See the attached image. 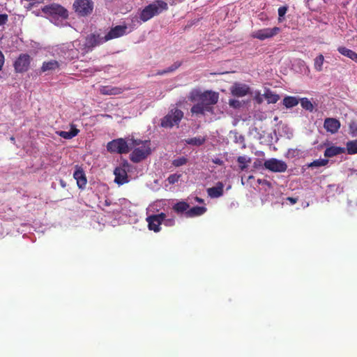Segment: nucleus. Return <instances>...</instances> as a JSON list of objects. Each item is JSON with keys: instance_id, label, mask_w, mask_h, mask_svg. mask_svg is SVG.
Masks as SVG:
<instances>
[{"instance_id": "f257e3e1", "label": "nucleus", "mask_w": 357, "mask_h": 357, "mask_svg": "<svg viewBox=\"0 0 357 357\" xmlns=\"http://www.w3.org/2000/svg\"><path fill=\"white\" fill-rule=\"evenodd\" d=\"M188 99L191 102H197L190 112L192 114L204 115L205 112H213V106L215 105L219 99V93L212 91L202 92L199 89H193L190 91Z\"/></svg>"}, {"instance_id": "f03ea898", "label": "nucleus", "mask_w": 357, "mask_h": 357, "mask_svg": "<svg viewBox=\"0 0 357 357\" xmlns=\"http://www.w3.org/2000/svg\"><path fill=\"white\" fill-rule=\"evenodd\" d=\"M130 149H134L130 155V159L133 162H139L146 158L151 153V141L141 140L131 138L130 139Z\"/></svg>"}, {"instance_id": "7ed1b4c3", "label": "nucleus", "mask_w": 357, "mask_h": 357, "mask_svg": "<svg viewBox=\"0 0 357 357\" xmlns=\"http://www.w3.org/2000/svg\"><path fill=\"white\" fill-rule=\"evenodd\" d=\"M168 9V5L166 2L157 0L152 3L145 6L139 14V19L142 22H146L154 16L158 15L164 10Z\"/></svg>"}, {"instance_id": "20e7f679", "label": "nucleus", "mask_w": 357, "mask_h": 357, "mask_svg": "<svg viewBox=\"0 0 357 357\" xmlns=\"http://www.w3.org/2000/svg\"><path fill=\"white\" fill-rule=\"evenodd\" d=\"M183 117V112L177 108L172 109L168 114L161 119V126L163 128H172L178 126Z\"/></svg>"}, {"instance_id": "39448f33", "label": "nucleus", "mask_w": 357, "mask_h": 357, "mask_svg": "<svg viewBox=\"0 0 357 357\" xmlns=\"http://www.w3.org/2000/svg\"><path fill=\"white\" fill-rule=\"evenodd\" d=\"M94 3L92 0H75L73 8L79 17H87L93 10Z\"/></svg>"}, {"instance_id": "423d86ee", "label": "nucleus", "mask_w": 357, "mask_h": 357, "mask_svg": "<svg viewBox=\"0 0 357 357\" xmlns=\"http://www.w3.org/2000/svg\"><path fill=\"white\" fill-rule=\"evenodd\" d=\"M107 149L110 153H127L130 149V142H127L123 138L114 139L108 142Z\"/></svg>"}, {"instance_id": "0eeeda50", "label": "nucleus", "mask_w": 357, "mask_h": 357, "mask_svg": "<svg viewBox=\"0 0 357 357\" xmlns=\"http://www.w3.org/2000/svg\"><path fill=\"white\" fill-rule=\"evenodd\" d=\"M106 42L107 40H105V36H102L100 33L98 32H93L87 35L85 38L84 44V49L86 52H89L96 46H99Z\"/></svg>"}, {"instance_id": "6e6552de", "label": "nucleus", "mask_w": 357, "mask_h": 357, "mask_svg": "<svg viewBox=\"0 0 357 357\" xmlns=\"http://www.w3.org/2000/svg\"><path fill=\"white\" fill-rule=\"evenodd\" d=\"M42 10L44 13L50 15L58 16L63 19H67L68 17V10L59 4L52 3L45 6L43 8Z\"/></svg>"}, {"instance_id": "1a4fd4ad", "label": "nucleus", "mask_w": 357, "mask_h": 357, "mask_svg": "<svg viewBox=\"0 0 357 357\" xmlns=\"http://www.w3.org/2000/svg\"><path fill=\"white\" fill-rule=\"evenodd\" d=\"M264 166L273 172H284L287 169V165L284 161L275 158L266 160Z\"/></svg>"}, {"instance_id": "9d476101", "label": "nucleus", "mask_w": 357, "mask_h": 357, "mask_svg": "<svg viewBox=\"0 0 357 357\" xmlns=\"http://www.w3.org/2000/svg\"><path fill=\"white\" fill-rule=\"evenodd\" d=\"M31 56L27 54H21L14 63V68L17 73L26 72L30 66Z\"/></svg>"}, {"instance_id": "9b49d317", "label": "nucleus", "mask_w": 357, "mask_h": 357, "mask_svg": "<svg viewBox=\"0 0 357 357\" xmlns=\"http://www.w3.org/2000/svg\"><path fill=\"white\" fill-rule=\"evenodd\" d=\"M165 218L166 215L164 213L148 216L146 221L149 224V229L155 232H158L160 230V226L165 220Z\"/></svg>"}, {"instance_id": "f8f14e48", "label": "nucleus", "mask_w": 357, "mask_h": 357, "mask_svg": "<svg viewBox=\"0 0 357 357\" xmlns=\"http://www.w3.org/2000/svg\"><path fill=\"white\" fill-rule=\"evenodd\" d=\"M279 31L280 28L277 26L273 28H266L253 32L252 36L254 38L264 40L265 39L270 38L276 36Z\"/></svg>"}, {"instance_id": "ddd939ff", "label": "nucleus", "mask_w": 357, "mask_h": 357, "mask_svg": "<svg viewBox=\"0 0 357 357\" xmlns=\"http://www.w3.org/2000/svg\"><path fill=\"white\" fill-rule=\"evenodd\" d=\"M233 96L242 98L250 93V87L243 83L234 82L229 89Z\"/></svg>"}, {"instance_id": "4468645a", "label": "nucleus", "mask_w": 357, "mask_h": 357, "mask_svg": "<svg viewBox=\"0 0 357 357\" xmlns=\"http://www.w3.org/2000/svg\"><path fill=\"white\" fill-rule=\"evenodd\" d=\"M128 33L127 25H116L114 27L111 28L109 32L105 36V40H107V42L110 40L123 36Z\"/></svg>"}, {"instance_id": "2eb2a0df", "label": "nucleus", "mask_w": 357, "mask_h": 357, "mask_svg": "<svg viewBox=\"0 0 357 357\" xmlns=\"http://www.w3.org/2000/svg\"><path fill=\"white\" fill-rule=\"evenodd\" d=\"M124 167H128V164L126 162L123 164V167H117L114 171V181L119 185H123L128 182L127 170Z\"/></svg>"}, {"instance_id": "dca6fc26", "label": "nucleus", "mask_w": 357, "mask_h": 357, "mask_svg": "<svg viewBox=\"0 0 357 357\" xmlns=\"http://www.w3.org/2000/svg\"><path fill=\"white\" fill-rule=\"evenodd\" d=\"M73 177L77 181V185L79 188H85L87 180L84 172L82 167L76 166V169L73 174Z\"/></svg>"}, {"instance_id": "f3484780", "label": "nucleus", "mask_w": 357, "mask_h": 357, "mask_svg": "<svg viewBox=\"0 0 357 357\" xmlns=\"http://www.w3.org/2000/svg\"><path fill=\"white\" fill-rule=\"evenodd\" d=\"M324 128L327 132L335 134L340 128V122L334 118H326L324 120Z\"/></svg>"}, {"instance_id": "a211bd4d", "label": "nucleus", "mask_w": 357, "mask_h": 357, "mask_svg": "<svg viewBox=\"0 0 357 357\" xmlns=\"http://www.w3.org/2000/svg\"><path fill=\"white\" fill-rule=\"evenodd\" d=\"M224 184L222 182H218L216 185L207 189L208 195L211 198H218L223 195Z\"/></svg>"}, {"instance_id": "6ab92c4d", "label": "nucleus", "mask_w": 357, "mask_h": 357, "mask_svg": "<svg viewBox=\"0 0 357 357\" xmlns=\"http://www.w3.org/2000/svg\"><path fill=\"white\" fill-rule=\"evenodd\" d=\"M123 89L121 87L112 86H102L100 88V93L102 95L115 96L122 93Z\"/></svg>"}, {"instance_id": "aec40b11", "label": "nucleus", "mask_w": 357, "mask_h": 357, "mask_svg": "<svg viewBox=\"0 0 357 357\" xmlns=\"http://www.w3.org/2000/svg\"><path fill=\"white\" fill-rule=\"evenodd\" d=\"M344 152L345 149L343 147L331 146L326 149L324 151V156L326 158H332L341 153H344Z\"/></svg>"}, {"instance_id": "412c9836", "label": "nucleus", "mask_w": 357, "mask_h": 357, "mask_svg": "<svg viewBox=\"0 0 357 357\" xmlns=\"http://www.w3.org/2000/svg\"><path fill=\"white\" fill-rule=\"evenodd\" d=\"M206 211V208L204 206H194L190 208L185 213V216L188 218H192L203 215Z\"/></svg>"}, {"instance_id": "4be33fe9", "label": "nucleus", "mask_w": 357, "mask_h": 357, "mask_svg": "<svg viewBox=\"0 0 357 357\" xmlns=\"http://www.w3.org/2000/svg\"><path fill=\"white\" fill-rule=\"evenodd\" d=\"M60 66L59 62L56 60H51L43 62L40 68L41 72L44 73L49 70H54Z\"/></svg>"}, {"instance_id": "5701e85b", "label": "nucleus", "mask_w": 357, "mask_h": 357, "mask_svg": "<svg viewBox=\"0 0 357 357\" xmlns=\"http://www.w3.org/2000/svg\"><path fill=\"white\" fill-rule=\"evenodd\" d=\"M263 96L267 100L268 103H276L280 100V96L273 93L271 89H266Z\"/></svg>"}, {"instance_id": "b1692460", "label": "nucleus", "mask_w": 357, "mask_h": 357, "mask_svg": "<svg viewBox=\"0 0 357 357\" xmlns=\"http://www.w3.org/2000/svg\"><path fill=\"white\" fill-rule=\"evenodd\" d=\"M79 130L75 126H72L69 131H60L58 132L59 135L64 139H70L77 136Z\"/></svg>"}, {"instance_id": "393cba45", "label": "nucleus", "mask_w": 357, "mask_h": 357, "mask_svg": "<svg viewBox=\"0 0 357 357\" xmlns=\"http://www.w3.org/2000/svg\"><path fill=\"white\" fill-rule=\"evenodd\" d=\"M337 50L341 54L347 56L348 58L357 62V53H356L355 52L352 51L351 50L347 49L345 47H339L337 48Z\"/></svg>"}, {"instance_id": "a878e982", "label": "nucleus", "mask_w": 357, "mask_h": 357, "mask_svg": "<svg viewBox=\"0 0 357 357\" xmlns=\"http://www.w3.org/2000/svg\"><path fill=\"white\" fill-rule=\"evenodd\" d=\"M206 140V137L204 136H198L195 137L189 138L187 139H185V142L186 144L193 146H199L204 144V142Z\"/></svg>"}, {"instance_id": "bb28decb", "label": "nucleus", "mask_w": 357, "mask_h": 357, "mask_svg": "<svg viewBox=\"0 0 357 357\" xmlns=\"http://www.w3.org/2000/svg\"><path fill=\"white\" fill-rule=\"evenodd\" d=\"M299 101L297 98L294 96H286L283 99V105L287 108H291L296 106Z\"/></svg>"}, {"instance_id": "cd10ccee", "label": "nucleus", "mask_w": 357, "mask_h": 357, "mask_svg": "<svg viewBox=\"0 0 357 357\" xmlns=\"http://www.w3.org/2000/svg\"><path fill=\"white\" fill-rule=\"evenodd\" d=\"M190 206L185 202H179L175 204L173 206V209L178 213H181L188 211Z\"/></svg>"}, {"instance_id": "c85d7f7f", "label": "nucleus", "mask_w": 357, "mask_h": 357, "mask_svg": "<svg viewBox=\"0 0 357 357\" xmlns=\"http://www.w3.org/2000/svg\"><path fill=\"white\" fill-rule=\"evenodd\" d=\"M346 150L348 154L354 155L357 153V139L349 141L346 144Z\"/></svg>"}, {"instance_id": "c756f323", "label": "nucleus", "mask_w": 357, "mask_h": 357, "mask_svg": "<svg viewBox=\"0 0 357 357\" xmlns=\"http://www.w3.org/2000/svg\"><path fill=\"white\" fill-rule=\"evenodd\" d=\"M237 162L239 164V168L243 171L248 167V163L251 162V158L245 155L238 156L237 158Z\"/></svg>"}, {"instance_id": "7c9ffc66", "label": "nucleus", "mask_w": 357, "mask_h": 357, "mask_svg": "<svg viewBox=\"0 0 357 357\" xmlns=\"http://www.w3.org/2000/svg\"><path fill=\"white\" fill-rule=\"evenodd\" d=\"M181 64H182L181 61H176L168 68L163 70H159L157 73V75H162L166 73H172V72L176 70V69H178L181 66Z\"/></svg>"}, {"instance_id": "2f4dec72", "label": "nucleus", "mask_w": 357, "mask_h": 357, "mask_svg": "<svg viewBox=\"0 0 357 357\" xmlns=\"http://www.w3.org/2000/svg\"><path fill=\"white\" fill-rule=\"evenodd\" d=\"M324 61V57L322 54H319L318 56H317L314 59V69L320 72L323 69V63Z\"/></svg>"}, {"instance_id": "473e14b6", "label": "nucleus", "mask_w": 357, "mask_h": 357, "mask_svg": "<svg viewBox=\"0 0 357 357\" xmlns=\"http://www.w3.org/2000/svg\"><path fill=\"white\" fill-rule=\"evenodd\" d=\"M328 163V159H318L307 164L308 167H319L326 166Z\"/></svg>"}, {"instance_id": "72a5a7b5", "label": "nucleus", "mask_w": 357, "mask_h": 357, "mask_svg": "<svg viewBox=\"0 0 357 357\" xmlns=\"http://www.w3.org/2000/svg\"><path fill=\"white\" fill-rule=\"evenodd\" d=\"M302 107L306 110L312 112L314 109L313 105L307 98H302L300 100Z\"/></svg>"}, {"instance_id": "f704fd0d", "label": "nucleus", "mask_w": 357, "mask_h": 357, "mask_svg": "<svg viewBox=\"0 0 357 357\" xmlns=\"http://www.w3.org/2000/svg\"><path fill=\"white\" fill-rule=\"evenodd\" d=\"M349 133L353 137H357V123L355 121H351L349 123Z\"/></svg>"}, {"instance_id": "c9c22d12", "label": "nucleus", "mask_w": 357, "mask_h": 357, "mask_svg": "<svg viewBox=\"0 0 357 357\" xmlns=\"http://www.w3.org/2000/svg\"><path fill=\"white\" fill-rule=\"evenodd\" d=\"M187 162H188V159L185 157L183 156V157H180L176 159H174L172 161V165L174 167H181V166L185 165Z\"/></svg>"}, {"instance_id": "e433bc0d", "label": "nucleus", "mask_w": 357, "mask_h": 357, "mask_svg": "<svg viewBox=\"0 0 357 357\" xmlns=\"http://www.w3.org/2000/svg\"><path fill=\"white\" fill-rule=\"evenodd\" d=\"M181 177V174H173L169 176L167 181L170 184H174L178 182Z\"/></svg>"}, {"instance_id": "4c0bfd02", "label": "nucleus", "mask_w": 357, "mask_h": 357, "mask_svg": "<svg viewBox=\"0 0 357 357\" xmlns=\"http://www.w3.org/2000/svg\"><path fill=\"white\" fill-rule=\"evenodd\" d=\"M229 105L230 107L234 108H239L241 107V102L236 99H230L229 100Z\"/></svg>"}, {"instance_id": "58836bf2", "label": "nucleus", "mask_w": 357, "mask_h": 357, "mask_svg": "<svg viewBox=\"0 0 357 357\" xmlns=\"http://www.w3.org/2000/svg\"><path fill=\"white\" fill-rule=\"evenodd\" d=\"M8 20V16L7 14H0V26L6 24Z\"/></svg>"}, {"instance_id": "ea45409f", "label": "nucleus", "mask_w": 357, "mask_h": 357, "mask_svg": "<svg viewBox=\"0 0 357 357\" xmlns=\"http://www.w3.org/2000/svg\"><path fill=\"white\" fill-rule=\"evenodd\" d=\"M257 183L259 184H261V185H267L268 187H271V183L270 181H267V180H265V179H260L259 178L257 180Z\"/></svg>"}, {"instance_id": "a19ab883", "label": "nucleus", "mask_w": 357, "mask_h": 357, "mask_svg": "<svg viewBox=\"0 0 357 357\" xmlns=\"http://www.w3.org/2000/svg\"><path fill=\"white\" fill-rule=\"evenodd\" d=\"M254 100H255L257 102H258V103H261V102H263V98H262V96H261V94H260V93H259V92H258V93L255 95V98H254Z\"/></svg>"}, {"instance_id": "79ce46f5", "label": "nucleus", "mask_w": 357, "mask_h": 357, "mask_svg": "<svg viewBox=\"0 0 357 357\" xmlns=\"http://www.w3.org/2000/svg\"><path fill=\"white\" fill-rule=\"evenodd\" d=\"M287 12V8L286 7H280L278 8V15L280 17H282L285 15Z\"/></svg>"}, {"instance_id": "37998d69", "label": "nucleus", "mask_w": 357, "mask_h": 357, "mask_svg": "<svg viewBox=\"0 0 357 357\" xmlns=\"http://www.w3.org/2000/svg\"><path fill=\"white\" fill-rule=\"evenodd\" d=\"M5 61L4 55L2 52L0 50V71L2 70Z\"/></svg>"}, {"instance_id": "c03bdc74", "label": "nucleus", "mask_w": 357, "mask_h": 357, "mask_svg": "<svg viewBox=\"0 0 357 357\" xmlns=\"http://www.w3.org/2000/svg\"><path fill=\"white\" fill-rule=\"evenodd\" d=\"M212 162L215 164V165H222L224 164L222 160H221L220 158H214L212 160Z\"/></svg>"}, {"instance_id": "a18cd8bd", "label": "nucleus", "mask_w": 357, "mask_h": 357, "mask_svg": "<svg viewBox=\"0 0 357 357\" xmlns=\"http://www.w3.org/2000/svg\"><path fill=\"white\" fill-rule=\"evenodd\" d=\"M287 199L291 204H294L296 203H297L298 202V198H296V197H289L287 198Z\"/></svg>"}, {"instance_id": "49530a36", "label": "nucleus", "mask_w": 357, "mask_h": 357, "mask_svg": "<svg viewBox=\"0 0 357 357\" xmlns=\"http://www.w3.org/2000/svg\"><path fill=\"white\" fill-rule=\"evenodd\" d=\"M165 225H171L174 223V220H165Z\"/></svg>"}, {"instance_id": "de8ad7c7", "label": "nucleus", "mask_w": 357, "mask_h": 357, "mask_svg": "<svg viewBox=\"0 0 357 357\" xmlns=\"http://www.w3.org/2000/svg\"><path fill=\"white\" fill-rule=\"evenodd\" d=\"M195 200H196L197 202H199V203H203V202H204V199H202V198H199V197H195Z\"/></svg>"}, {"instance_id": "09e8293b", "label": "nucleus", "mask_w": 357, "mask_h": 357, "mask_svg": "<svg viewBox=\"0 0 357 357\" xmlns=\"http://www.w3.org/2000/svg\"><path fill=\"white\" fill-rule=\"evenodd\" d=\"M10 141H11L13 144L15 142V137H11L10 138Z\"/></svg>"}, {"instance_id": "8fccbe9b", "label": "nucleus", "mask_w": 357, "mask_h": 357, "mask_svg": "<svg viewBox=\"0 0 357 357\" xmlns=\"http://www.w3.org/2000/svg\"><path fill=\"white\" fill-rule=\"evenodd\" d=\"M253 178H254V176L252 175L248 176V179H253Z\"/></svg>"}, {"instance_id": "3c124183", "label": "nucleus", "mask_w": 357, "mask_h": 357, "mask_svg": "<svg viewBox=\"0 0 357 357\" xmlns=\"http://www.w3.org/2000/svg\"><path fill=\"white\" fill-rule=\"evenodd\" d=\"M310 0H307V1H306V3H307V5H309V4H310Z\"/></svg>"}, {"instance_id": "603ef678", "label": "nucleus", "mask_w": 357, "mask_h": 357, "mask_svg": "<svg viewBox=\"0 0 357 357\" xmlns=\"http://www.w3.org/2000/svg\"><path fill=\"white\" fill-rule=\"evenodd\" d=\"M61 185L65 186V185L63 183V181H61Z\"/></svg>"}]
</instances>
